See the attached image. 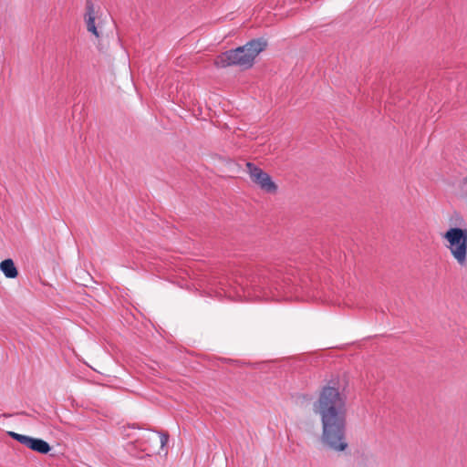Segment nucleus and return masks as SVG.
<instances>
[{
    "instance_id": "4",
    "label": "nucleus",
    "mask_w": 467,
    "mask_h": 467,
    "mask_svg": "<svg viewBox=\"0 0 467 467\" xmlns=\"http://www.w3.org/2000/svg\"><path fill=\"white\" fill-rule=\"evenodd\" d=\"M246 171L253 182L257 184L260 189L267 193L275 194L277 192V185L273 182L268 173L252 162L246 163Z\"/></svg>"
},
{
    "instance_id": "1",
    "label": "nucleus",
    "mask_w": 467,
    "mask_h": 467,
    "mask_svg": "<svg viewBox=\"0 0 467 467\" xmlns=\"http://www.w3.org/2000/svg\"><path fill=\"white\" fill-rule=\"evenodd\" d=\"M313 410L321 420L323 443L337 451L346 450L347 396L340 391L338 380L321 389Z\"/></svg>"
},
{
    "instance_id": "10",
    "label": "nucleus",
    "mask_w": 467,
    "mask_h": 467,
    "mask_svg": "<svg viewBox=\"0 0 467 467\" xmlns=\"http://www.w3.org/2000/svg\"><path fill=\"white\" fill-rule=\"evenodd\" d=\"M463 182L467 184V176L463 179Z\"/></svg>"
},
{
    "instance_id": "3",
    "label": "nucleus",
    "mask_w": 467,
    "mask_h": 467,
    "mask_svg": "<svg viewBox=\"0 0 467 467\" xmlns=\"http://www.w3.org/2000/svg\"><path fill=\"white\" fill-rule=\"evenodd\" d=\"M448 242L447 248L460 266L467 265V230L452 227L444 234Z\"/></svg>"
},
{
    "instance_id": "5",
    "label": "nucleus",
    "mask_w": 467,
    "mask_h": 467,
    "mask_svg": "<svg viewBox=\"0 0 467 467\" xmlns=\"http://www.w3.org/2000/svg\"><path fill=\"white\" fill-rule=\"evenodd\" d=\"M9 435L24 446L38 453L47 454L51 450L49 444L41 439L33 438L16 432H9Z\"/></svg>"
},
{
    "instance_id": "2",
    "label": "nucleus",
    "mask_w": 467,
    "mask_h": 467,
    "mask_svg": "<svg viewBox=\"0 0 467 467\" xmlns=\"http://www.w3.org/2000/svg\"><path fill=\"white\" fill-rule=\"evenodd\" d=\"M266 41L254 39L243 47L222 53L214 59V65L218 67L237 66L244 69L250 68L254 63L255 57L266 47Z\"/></svg>"
},
{
    "instance_id": "7",
    "label": "nucleus",
    "mask_w": 467,
    "mask_h": 467,
    "mask_svg": "<svg viewBox=\"0 0 467 467\" xmlns=\"http://www.w3.org/2000/svg\"><path fill=\"white\" fill-rule=\"evenodd\" d=\"M0 269L7 278H16L18 275V271L12 259L2 261Z\"/></svg>"
},
{
    "instance_id": "6",
    "label": "nucleus",
    "mask_w": 467,
    "mask_h": 467,
    "mask_svg": "<svg viewBox=\"0 0 467 467\" xmlns=\"http://www.w3.org/2000/svg\"><path fill=\"white\" fill-rule=\"evenodd\" d=\"M169 441V435L167 433H157L152 434L149 437L148 441L150 445L145 447L143 450L148 451L149 453H160L161 450L163 451Z\"/></svg>"
},
{
    "instance_id": "8",
    "label": "nucleus",
    "mask_w": 467,
    "mask_h": 467,
    "mask_svg": "<svg viewBox=\"0 0 467 467\" xmlns=\"http://www.w3.org/2000/svg\"><path fill=\"white\" fill-rule=\"evenodd\" d=\"M87 29L88 32L92 33L96 37L99 36V33L95 26V17H87L85 19Z\"/></svg>"
},
{
    "instance_id": "9",
    "label": "nucleus",
    "mask_w": 467,
    "mask_h": 467,
    "mask_svg": "<svg viewBox=\"0 0 467 467\" xmlns=\"http://www.w3.org/2000/svg\"><path fill=\"white\" fill-rule=\"evenodd\" d=\"M87 17H95V8L91 0L86 1L85 19H87Z\"/></svg>"
}]
</instances>
